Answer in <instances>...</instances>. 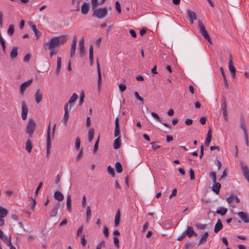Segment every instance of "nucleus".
I'll use <instances>...</instances> for the list:
<instances>
[{"label":"nucleus","mask_w":249,"mask_h":249,"mask_svg":"<svg viewBox=\"0 0 249 249\" xmlns=\"http://www.w3.org/2000/svg\"><path fill=\"white\" fill-rule=\"evenodd\" d=\"M69 37V36L67 35L53 37L49 42L46 43L45 45L49 49H54L64 44L68 40Z\"/></svg>","instance_id":"obj_1"},{"label":"nucleus","mask_w":249,"mask_h":249,"mask_svg":"<svg viewBox=\"0 0 249 249\" xmlns=\"http://www.w3.org/2000/svg\"><path fill=\"white\" fill-rule=\"evenodd\" d=\"M115 126L114 132L115 137H117L114 141L113 148L115 149H118L120 147L121 145V141L120 137V129L119 124V118L117 117L115 121Z\"/></svg>","instance_id":"obj_2"},{"label":"nucleus","mask_w":249,"mask_h":249,"mask_svg":"<svg viewBox=\"0 0 249 249\" xmlns=\"http://www.w3.org/2000/svg\"><path fill=\"white\" fill-rule=\"evenodd\" d=\"M92 16L100 19L106 17L108 12L107 8V7L98 8H97L96 7L95 9H92Z\"/></svg>","instance_id":"obj_3"},{"label":"nucleus","mask_w":249,"mask_h":249,"mask_svg":"<svg viewBox=\"0 0 249 249\" xmlns=\"http://www.w3.org/2000/svg\"><path fill=\"white\" fill-rule=\"evenodd\" d=\"M36 126L35 122L32 118L29 119L27 125L26 127V133L29 138L33 137Z\"/></svg>","instance_id":"obj_4"},{"label":"nucleus","mask_w":249,"mask_h":249,"mask_svg":"<svg viewBox=\"0 0 249 249\" xmlns=\"http://www.w3.org/2000/svg\"><path fill=\"white\" fill-rule=\"evenodd\" d=\"M198 26L200 30V32L202 36L208 41V42L212 44V41L211 38L209 36L208 32L205 29V26L202 22L200 20L198 21Z\"/></svg>","instance_id":"obj_5"},{"label":"nucleus","mask_w":249,"mask_h":249,"mask_svg":"<svg viewBox=\"0 0 249 249\" xmlns=\"http://www.w3.org/2000/svg\"><path fill=\"white\" fill-rule=\"evenodd\" d=\"M227 103H226V98L225 96H222L221 100V108L222 110L223 116L225 119V120L227 122L228 121V113L227 109Z\"/></svg>","instance_id":"obj_6"},{"label":"nucleus","mask_w":249,"mask_h":249,"mask_svg":"<svg viewBox=\"0 0 249 249\" xmlns=\"http://www.w3.org/2000/svg\"><path fill=\"white\" fill-rule=\"evenodd\" d=\"M50 130H51V127H50V124H49L48 130H47V156H48L49 155V153L50 152V149H51V145Z\"/></svg>","instance_id":"obj_7"},{"label":"nucleus","mask_w":249,"mask_h":249,"mask_svg":"<svg viewBox=\"0 0 249 249\" xmlns=\"http://www.w3.org/2000/svg\"><path fill=\"white\" fill-rule=\"evenodd\" d=\"M241 168L244 177L249 182V169L248 166L243 163V162H241Z\"/></svg>","instance_id":"obj_8"},{"label":"nucleus","mask_w":249,"mask_h":249,"mask_svg":"<svg viewBox=\"0 0 249 249\" xmlns=\"http://www.w3.org/2000/svg\"><path fill=\"white\" fill-rule=\"evenodd\" d=\"M28 112V107L26 105L25 102L23 101L22 102V112H21V118L23 120H25L27 119Z\"/></svg>","instance_id":"obj_9"},{"label":"nucleus","mask_w":249,"mask_h":249,"mask_svg":"<svg viewBox=\"0 0 249 249\" xmlns=\"http://www.w3.org/2000/svg\"><path fill=\"white\" fill-rule=\"evenodd\" d=\"M229 69L231 73L232 78H234L236 74V70L233 65V62L232 60V56L231 54L230 56V60L229 62Z\"/></svg>","instance_id":"obj_10"},{"label":"nucleus","mask_w":249,"mask_h":249,"mask_svg":"<svg viewBox=\"0 0 249 249\" xmlns=\"http://www.w3.org/2000/svg\"><path fill=\"white\" fill-rule=\"evenodd\" d=\"M151 115L154 117L157 121L159 122L161 124H162L163 125H164L165 127H167L169 128H171V126L169 125L168 124L166 123H163L161 121V118L160 117V116L158 115L157 113L154 112H152L151 113Z\"/></svg>","instance_id":"obj_11"},{"label":"nucleus","mask_w":249,"mask_h":249,"mask_svg":"<svg viewBox=\"0 0 249 249\" xmlns=\"http://www.w3.org/2000/svg\"><path fill=\"white\" fill-rule=\"evenodd\" d=\"M237 215L245 223H249V215L246 213L243 212H239Z\"/></svg>","instance_id":"obj_12"},{"label":"nucleus","mask_w":249,"mask_h":249,"mask_svg":"<svg viewBox=\"0 0 249 249\" xmlns=\"http://www.w3.org/2000/svg\"><path fill=\"white\" fill-rule=\"evenodd\" d=\"M60 206V203L59 202H56L54 207L50 212V215L51 217H54L56 215L58 212V210L59 209Z\"/></svg>","instance_id":"obj_13"},{"label":"nucleus","mask_w":249,"mask_h":249,"mask_svg":"<svg viewBox=\"0 0 249 249\" xmlns=\"http://www.w3.org/2000/svg\"><path fill=\"white\" fill-rule=\"evenodd\" d=\"M33 82V79H31L29 80L28 81L24 82L22 83L20 88V92L21 94H23L24 90L28 87L29 86L31 83Z\"/></svg>","instance_id":"obj_14"},{"label":"nucleus","mask_w":249,"mask_h":249,"mask_svg":"<svg viewBox=\"0 0 249 249\" xmlns=\"http://www.w3.org/2000/svg\"><path fill=\"white\" fill-rule=\"evenodd\" d=\"M184 232L185 233V234L187 235L189 238L191 237L193 235L196 236L197 235L194 231L193 228L191 226H188L187 230Z\"/></svg>","instance_id":"obj_15"},{"label":"nucleus","mask_w":249,"mask_h":249,"mask_svg":"<svg viewBox=\"0 0 249 249\" xmlns=\"http://www.w3.org/2000/svg\"><path fill=\"white\" fill-rule=\"evenodd\" d=\"M187 14L189 21L191 23H193L194 20L196 19V13L192 11L191 9H188L187 10Z\"/></svg>","instance_id":"obj_16"},{"label":"nucleus","mask_w":249,"mask_h":249,"mask_svg":"<svg viewBox=\"0 0 249 249\" xmlns=\"http://www.w3.org/2000/svg\"><path fill=\"white\" fill-rule=\"evenodd\" d=\"M65 113L62 120V122L65 124L69 119V110L68 108V104H66L64 106Z\"/></svg>","instance_id":"obj_17"},{"label":"nucleus","mask_w":249,"mask_h":249,"mask_svg":"<svg viewBox=\"0 0 249 249\" xmlns=\"http://www.w3.org/2000/svg\"><path fill=\"white\" fill-rule=\"evenodd\" d=\"M29 26L30 28L34 32V33L36 37V38H38L41 35V32L36 29V25L35 24H34L33 22H30L29 23Z\"/></svg>","instance_id":"obj_18"},{"label":"nucleus","mask_w":249,"mask_h":249,"mask_svg":"<svg viewBox=\"0 0 249 249\" xmlns=\"http://www.w3.org/2000/svg\"><path fill=\"white\" fill-rule=\"evenodd\" d=\"M81 11L82 14L84 15L87 14L89 11V3L88 2H84L82 5Z\"/></svg>","instance_id":"obj_19"},{"label":"nucleus","mask_w":249,"mask_h":249,"mask_svg":"<svg viewBox=\"0 0 249 249\" xmlns=\"http://www.w3.org/2000/svg\"><path fill=\"white\" fill-rule=\"evenodd\" d=\"M53 197L58 201H62L64 198L63 195L59 191H56L54 193Z\"/></svg>","instance_id":"obj_20"},{"label":"nucleus","mask_w":249,"mask_h":249,"mask_svg":"<svg viewBox=\"0 0 249 249\" xmlns=\"http://www.w3.org/2000/svg\"><path fill=\"white\" fill-rule=\"evenodd\" d=\"M78 95L75 93H73L72 96L70 97L68 103H67L68 104H70V109H71L72 106V104H73L74 102L78 99Z\"/></svg>","instance_id":"obj_21"},{"label":"nucleus","mask_w":249,"mask_h":249,"mask_svg":"<svg viewBox=\"0 0 249 249\" xmlns=\"http://www.w3.org/2000/svg\"><path fill=\"white\" fill-rule=\"evenodd\" d=\"M97 72H98V88L100 89L101 84V73L98 60L97 61Z\"/></svg>","instance_id":"obj_22"},{"label":"nucleus","mask_w":249,"mask_h":249,"mask_svg":"<svg viewBox=\"0 0 249 249\" xmlns=\"http://www.w3.org/2000/svg\"><path fill=\"white\" fill-rule=\"evenodd\" d=\"M42 98V94L40 91L39 89H37L35 93V100L36 102L38 104L39 103Z\"/></svg>","instance_id":"obj_23"},{"label":"nucleus","mask_w":249,"mask_h":249,"mask_svg":"<svg viewBox=\"0 0 249 249\" xmlns=\"http://www.w3.org/2000/svg\"><path fill=\"white\" fill-rule=\"evenodd\" d=\"M221 188V184L219 182H217L215 181V183H214V185L212 187V190L216 193V194L218 195L220 191V189Z\"/></svg>","instance_id":"obj_24"},{"label":"nucleus","mask_w":249,"mask_h":249,"mask_svg":"<svg viewBox=\"0 0 249 249\" xmlns=\"http://www.w3.org/2000/svg\"><path fill=\"white\" fill-rule=\"evenodd\" d=\"M223 228V225L221 222V221L219 219H218V221L214 226V232L217 233L219 231L222 230Z\"/></svg>","instance_id":"obj_25"},{"label":"nucleus","mask_w":249,"mask_h":249,"mask_svg":"<svg viewBox=\"0 0 249 249\" xmlns=\"http://www.w3.org/2000/svg\"><path fill=\"white\" fill-rule=\"evenodd\" d=\"M79 48H80V55L82 56L85 53V50L84 47V43L83 38L79 42Z\"/></svg>","instance_id":"obj_26"},{"label":"nucleus","mask_w":249,"mask_h":249,"mask_svg":"<svg viewBox=\"0 0 249 249\" xmlns=\"http://www.w3.org/2000/svg\"><path fill=\"white\" fill-rule=\"evenodd\" d=\"M120 217H121V213L120 212V210L118 209L116 215H115V221H114V225L115 227H118L120 223Z\"/></svg>","instance_id":"obj_27"},{"label":"nucleus","mask_w":249,"mask_h":249,"mask_svg":"<svg viewBox=\"0 0 249 249\" xmlns=\"http://www.w3.org/2000/svg\"><path fill=\"white\" fill-rule=\"evenodd\" d=\"M211 139H212V132H211V130L210 129L207 133V137H206L205 141L204 142V144L206 146H209V144L211 141Z\"/></svg>","instance_id":"obj_28"},{"label":"nucleus","mask_w":249,"mask_h":249,"mask_svg":"<svg viewBox=\"0 0 249 249\" xmlns=\"http://www.w3.org/2000/svg\"><path fill=\"white\" fill-rule=\"evenodd\" d=\"M61 67V59L59 56H57V67L55 70V73L56 75H58L59 73Z\"/></svg>","instance_id":"obj_29"},{"label":"nucleus","mask_w":249,"mask_h":249,"mask_svg":"<svg viewBox=\"0 0 249 249\" xmlns=\"http://www.w3.org/2000/svg\"><path fill=\"white\" fill-rule=\"evenodd\" d=\"M89 57L90 65H92L93 62V48L92 45H90L89 47Z\"/></svg>","instance_id":"obj_30"},{"label":"nucleus","mask_w":249,"mask_h":249,"mask_svg":"<svg viewBox=\"0 0 249 249\" xmlns=\"http://www.w3.org/2000/svg\"><path fill=\"white\" fill-rule=\"evenodd\" d=\"M71 195H69L67 196V203H66L67 208L69 212H71Z\"/></svg>","instance_id":"obj_31"},{"label":"nucleus","mask_w":249,"mask_h":249,"mask_svg":"<svg viewBox=\"0 0 249 249\" xmlns=\"http://www.w3.org/2000/svg\"><path fill=\"white\" fill-rule=\"evenodd\" d=\"M18 49V48L17 47H14L13 48V49L10 53V57L12 59H14L17 56Z\"/></svg>","instance_id":"obj_32"},{"label":"nucleus","mask_w":249,"mask_h":249,"mask_svg":"<svg viewBox=\"0 0 249 249\" xmlns=\"http://www.w3.org/2000/svg\"><path fill=\"white\" fill-rule=\"evenodd\" d=\"M8 213V212L6 209L0 206V217L3 218V217L7 216Z\"/></svg>","instance_id":"obj_33"},{"label":"nucleus","mask_w":249,"mask_h":249,"mask_svg":"<svg viewBox=\"0 0 249 249\" xmlns=\"http://www.w3.org/2000/svg\"><path fill=\"white\" fill-rule=\"evenodd\" d=\"M32 144L30 140H28L26 142L25 149L29 153L31 152L32 148Z\"/></svg>","instance_id":"obj_34"},{"label":"nucleus","mask_w":249,"mask_h":249,"mask_svg":"<svg viewBox=\"0 0 249 249\" xmlns=\"http://www.w3.org/2000/svg\"><path fill=\"white\" fill-rule=\"evenodd\" d=\"M228 211L227 208L224 207H221L220 209H218L216 210V213L218 214H219L221 215H224L226 214Z\"/></svg>","instance_id":"obj_35"},{"label":"nucleus","mask_w":249,"mask_h":249,"mask_svg":"<svg viewBox=\"0 0 249 249\" xmlns=\"http://www.w3.org/2000/svg\"><path fill=\"white\" fill-rule=\"evenodd\" d=\"M94 128H91L89 130V133H88V136H89L88 139H89V142H90L93 140V138L94 137Z\"/></svg>","instance_id":"obj_36"},{"label":"nucleus","mask_w":249,"mask_h":249,"mask_svg":"<svg viewBox=\"0 0 249 249\" xmlns=\"http://www.w3.org/2000/svg\"><path fill=\"white\" fill-rule=\"evenodd\" d=\"M240 127L243 130L244 135H245L246 133L248 134L246 129V123L243 119L241 120Z\"/></svg>","instance_id":"obj_37"},{"label":"nucleus","mask_w":249,"mask_h":249,"mask_svg":"<svg viewBox=\"0 0 249 249\" xmlns=\"http://www.w3.org/2000/svg\"><path fill=\"white\" fill-rule=\"evenodd\" d=\"M115 169L116 171L118 173H121L123 171V168L122 165L120 162H116L115 163Z\"/></svg>","instance_id":"obj_38"},{"label":"nucleus","mask_w":249,"mask_h":249,"mask_svg":"<svg viewBox=\"0 0 249 249\" xmlns=\"http://www.w3.org/2000/svg\"><path fill=\"white\" fill-rule=\"evenodd\" d=\"M208 233L207 232H206L202 236L199 241V245L205 243L207 241V238H208Z\"/></svg>","instance_id":"obj_39"},{"label":"nucleus","mask_w":249,"mask_h":249,"mask_svg":"<svg viewBox=\"0 0 249 249\" xmlns=\"http://www.w3.org/2000/svg\"><path fill=\"white\" fill-rule=\"evenodd\" d=\"M0 238L7 245H8V242L11 241V236L9 237V239H7V237L6 235H5L3 233L0 235Z\"/></svg>","instance_id":"obj_40"},{"label":"nucleus","mask_w":249,"mask_h":249,"mask_svg":"<svg viewBox=\"0 0 249 249\" xmlns=\"http://www.w3.org/2000/svg\"><path fill=\"white\" fill-rule=\"evenodd\" d=\"M14 25L13 24H10L7 30L8 35L10 36H12L14 34Z\"/></svg>","instance_id":"obj_41"},{"label":"nucleus","mask_w":249,"mask_h":249,"mask_svg":"<svg viewBox=\"0 0 249 249\" xmlns=\"http://www.w3.org/2000/svg\"><path fill=\"white\" fill-rule=\"evenodd\" d=\"M76 45L71 44V52H70V56L71 57H73L75 53L76 50Z\"/></svg>","instance_id":"obj_42"},{"label":"nucleus","mask_w":249,"mask_h":249,"mask_svg":"<svg viewBox=\"0 0 249 249\" xmlns=\"http://www.w3.org/2000/svg\"><path fill=\"white\" fill-rule=\"evenodd\" d=\"M235 196L233 194H231L227 198V201L228 203L231 204L233 200H234Z\"/></svg>","instance_id":"obj_43"},{"label":"nucleus","mask_w":249,"mask_h":249,"mask_svg":"<svg viewBox=\"0 0 249 249\" xmlns=\"http://www.w3.org/2000/svg\"><path fill=\"white\" fill-rule=\"evenodd\" d=\"M107 171L109 174H110L112 177H114L115 172L114 169L111 167V166H108L107 167Z\"/></svg>","instance_id":"obj_44"},{"label":"nucleus","mask_w":249,"mask_h":249,"mask_svg":"<svg viewBox=\"0 0 249 249\" xmlns=\"http://www.w3.org/2000/svg\"><path fill=\"white\" fill-rule=\"evenodd\" d=\"M91 214V212L90 210V206H88L86 210V217L87 221H88V220L89 219Z\"/></svg>","instance_id":"obj_45"},{"label":"nucleus","mask_w":249,"mask_h":249,"mask_svg":"<svg viewBox=\"0 0 249 249\" xmlns=\"http://www.w3.org/2000/svg\"><path fill=\"white\" fill-rule=\"evenodd\" d=\"M195 246V243L193 242L187 243L185 244L184 249H190L193 248Z\"/></svg>","instance_id":"obj_46"},{"label":"nucleus","mask_w":249,"mask_h":249,"mask_svg":"<svg viewBox=\"0 0 249 249\" xmlns=\"http://www.w3.org/2000/svg\"><path fill=\"white\" fill-rule=\"evenodd\" d=\"M92 8L95 9L99 5V3L98 2V0H91Z\"/></svg>","instance_id":"obj_47"},{"label":"nucleus","mask_w":249,"mask_h":249,"mask_svg":"<svg viewBox=\"0 0 249 249\" xmlns=\"http://www.w3.org/2000/svg\"><path fill=\"white\" fill-rule=\"evenodd\" d=\"M0 43L1 45L3 50L4 51L5 49V42L0 34Z\"/></svg>","instance_id":"obj_48"},{"label":"nucleus","mask_w":249,"mask_h":249,"mask_svg":"<svg viewBox=\"0 0 249 249\" xmlns=\"http://www.w3.org/2000/svg\"><path fill=\"white\" fill-rule=\"evenodd\" d=\"M210 176L212 178V181L213 183H215L216 181V177L215 173L214 172H211L210 173Z\"/></svg>","instance_id":"obj_49"},{"label":"nucleus","mask_w":249,"mask_h":249,"mask_svg":"<svg viewBox=\"0 0 249 249\" xmlns=\"http://www.w3.org/2000/svg\"><path fill=\"white\" fill-rule=\"evenodd\" d=\"M84 97H85L84 92L83 91H82L80 93V100H79V105L81 106L83 104V103L84 102Z\"/></svg>","instance_id":"obj_50"},{"label":"nucleus","mask_w":249,"mask_h":249,"mask_svg":"<svg viewBox=\"0 0 249 249\" xmlns=\"http://www.w3.org/2000/svg\"><path fill=\"white\" fill-rule=\"evenodd\" d=\"M113 242H114L115 246L117 249H118L119 248V240L118 238H117V237L114 236L113 237Z\"/></svg>","instance_id":"obj_51"},{"label":"nucleus","mask_w":249,"mask_h":249,"mask_svg":"<svg viewBox=\"0 0 249 249\" xmlns=\"http://www.w3.org/2000/svg\"><path fill=\"white\" fill-rule=\"evenodd\" d=\"M134 94H135L136 98L138 100H139L140 102H141L142 103H143V98L139 95V93L137 91H135V93H134Z\"/></svg>","instance_id":"obj_52"},{"label":"nucleus","mask_w":249,"mask_h":249,"mask_svg":"<svg viewBox=\"0 0 249 249\" xmlns=\"http://www.w3.org/2000/svg\"><path fill=\"white\" fill-rule=\"evenodd\" d=\"M103 233L105 235V236L107 238H108L109 236V232H108V229L107 227L106 226H104V230H103Z\"/></svg>","instance_id":"obj_53"},{"label":"nucleus","mask_w":249,"mask_h":249,"mask_svg":"<svg viewBox=\"0 0 249 249\" xmlns=\"http://www.w3.org/2000/svg\"><path fill=\"white\" fill-rule=\"evenodd\" d=\"M115 6L117 11L120 13L121 12V4L118 1H116L115 2Z\"/></svg>","instance_id":"obj_54"},{"label":"nucleus","mask_w":249,"mask_h":249,"mask_svg":"<svg viewBox=\"0 0 249 249\" xmlns=\"http://www.w3.org/2000/svg\"><path fill=\"white\" fill-rule=\"evenodd\" d=\"M105 246V242L104 240H102L97 245L96 249H101L102 247H104Z\"/></svg>","instance_id":"obj_55"},{"label":"nucleus","mask_w":249,"mask_h":249,"mask_svg":"<svg viewBox=\"0 0 249 249\" xmlns=\"http://www.w3.org/2000/svg\"><path fill=\"white\" fill-rule=\"evenodd\" d=\"M80 145V139L79 137H77L75 140V147L76 149H79Z\"/></svg>","instance_id":"obj_56"},{"label":"nucleus","mask_w":249,"mask_h":249,"mask_svg":"<svg viewBox=\"0 0 249 249\" xmlns=\"http://www.w3.org/2000/svg\"><path fill=\"white\" fill-rule=\"evenodd\" d=\"M99 137H98L97 140L95 142L94 145V148H93V152L95 153L98 150V143H99Z\"/></svg>","instance_id":"obj_57"},{"label":"nucleus","mask_w":249,"mask_h":249,"mask_svg":"<svg viewBox=\"0 0 249 249\" xmlns=\"http://www.w3.org/2000/svg\"><path fill=\"white\" fill-rule=\"evenodd\" d=\"M119 89L121 92H124L126 88V86L125 84H120L119 85Z\"/></svg>","instance_id":"obj_58"},{"label":"nucleus","mask_w":249,"mask_h":249,"mask_svg":"<svg viewBox=\"0 0 249 249\" xmlns=\"http://www.w3.org/2000/svg\"><path fill=\"white\" fill-rule=\"evenodd\" d=\"M189 172L191 180H193L195 179V173L194 170L191 168L190 169Z\"/></svg>","instance_id":"obj_59"},{"label":"nucleus","mask_w":249,"mask_h":249,"mask_svg":"<svg viewBox=\"0 0 249 249\" xmlns=\"http://www.w3.org/2000/svg\"><path fill=\"white\" fill-rule=\"evenodd\" d=\"M43 185V183L42 182H40L39 184L38 185V186L37 187L36 192H35V195L37 196L38 191L40 190V189L42 187Z\"/></svg>","instance_id":"obj_60"},{"label":"nucleus","mask_w":249,"mask_h":249,"mask_svg":"<svg viewBox=\"0 0 249 249\" xmlns=\"http://www.w3.org/2000/svg\"><path fill=\"white\" fill-rule=\"evenodd\" d=\"M196 226L198 229H201V230H203V229H205L206 227V225L202 224L201 223H197Z\"/></svg>","instance_id":"obj_61"},{"label":"nucleus","mask_w":249,"mask_h":249,"mask_svg":"<svg viewBox=\"0 0 249 249\" xmlns=\"http://www.w3.org/2000/svg\"><path fill=\"white\" fill-rule=\"evenodd\" d=\"M81 244L83 245V246H86L87 241H86V240L85 239V235H83L82 236L81 239Z\"/></svg>","instance_id":"obj_62"},{"label":"nucleus","mask_w":249,"mask_h":249,"mask_svg":"<svg viewBox=\"0 0 249 249\" xmlns=\"http://www.w3.org/2000/svg\"><path fill=\"white\" fill-rule=\"evenodd\" d=\"M199 121L201 124L204 125L206 124V118L205 117H202L200 118Z\"/></svg>","instance_id":"obj_63"},{"label":"nucleus","mask_w":249,"mask_h":249,"mask_svg":"<svg viewBox=\"0 0 249 249\" xmlns=\"http://www.w3.org/2000/svg\"><path fill=\"white\" fill-rule=\"evenodd\" d=\"M193 123V120L190 119H187L185 121V124L187 125H190Z\"/></svg>","instance_id":"obj_64"}]
</instances>
